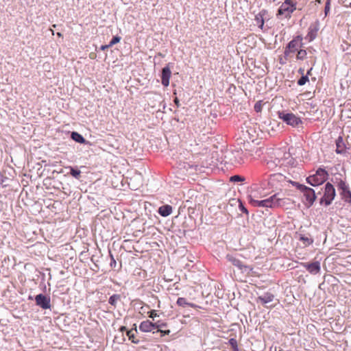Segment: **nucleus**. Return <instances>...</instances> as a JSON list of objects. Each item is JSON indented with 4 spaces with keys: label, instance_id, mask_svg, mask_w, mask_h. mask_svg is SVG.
Segmentation results:
<instances>
[{
    "label": "nucleus",
    "instance_id": "obj_1",
    "mask_svg": "<svg viewBox=\"0 0 351 351\" xmlns=\"http://www.w3.org/2000/svg\"><path fill=\"white\" fill-rule=\"evenodd\" d=\"M263 188L261 184H253L249 191L250 203L253 206H263Z\"/></svg>",
    "mask_w": 351,
    "mask_h": 351
},
{
    "label": "nucleus",
    "instance_id": "obj_2",
    "mask_svg": "<svg viewBox=\"0 0 351 351\" xmlns=\"http://www.w3.org/2000/svg\"><path fill=\"white\" fill-rule=\"evenodd\" d=\"M290 182L293 186H295L299 190H300L303 193L304 196L306 198V204L307 205V206L308 207L311 206L313 204V203L316 199L315 191L311 188H309L305 185L299 184L298 182H296L291 181Z\"/></svg>",
    "mask_w": 351,
    "mask_h": 351
},
{
    "label": "nucleus",
    "instance_id": "obj_3",
    "mask_svg": "<svg viewBox=\"0 0 351 351\" xmlns=\"http://www.w3.org/2000/svg\"><path fill=\"white\" fill-rule=\"evenodd\" d=\"M327 171L322 168L317 170L316 173L306 178V182L313 186L322 184L328 178Z\"/></svg>",
    "mask_w": 351,
    "mask_h": 351
},
{
    "label": "nucleus",
    "instance_id": "obj_4",
    "mask_svg": "<svg viewBox=\"0 0 351 351\" xmlns=\"http://www.w3.org/2000/svg\"><path fill=\"white\" fill-rule=\"evenodd\" d=\"M302 38L300 36H296L294 39L290 41L285 50V55L286 57H291L293 53L298 51L302 46Z\"/></svg>",
    "mask_w": 351,
    "mask_h": 351
},
{
    "label": "nucleus",
    "instance_id": "obj_5",
    "mask_svg": "<svg viewBox=\"0 0 351 351\" xmlns=\"http://www.w3.org/2000/svg\"><path fill=\"white\" fill-rule=\"evenodd\" d=\"M335 197V190L334 186L329 182L325 185L323 197L320 199V203H324L326 206L330 205Z\"/></svg>",
    "mask_w": 351,
    "mask_h": 351
},
{
    "label": "nucleus",
    "instance_id": "obj_6",
    "mask_svg": "<svg viewBox=\"0 0 351 351\" xmlns=\"http://www.w3.org/2000/svg\"><path fill=\"white\" fill-rule=\"evenodd\" d=\"M279 117L287 124L292 125V126H297L300 123H302L301 119L300 118L297 117L293 113L281 112V113H280Z\"/></svg>",
    "mask_w": 351,
    "mask_h": 351
},
{
    "label": "nucleus",
    "instance_id": "obj_7",
    "mask_svg": "<svg viewBox=\"0 0 351 351\" xmlns=\"http://www.w3.org/2000/svg\"><path fill=\"white\" fill-rule=\"evenodd\" d=\"M296 9L290 0L285 1L278 9V14L285 15L286 18L290 17L291 14Z\"/></svg>",
    "mask_w": 351,
    "mask_h": 351
},
{
    "label": "nucleus",
    "instance_id": "obj_8",
    "mask_svg": "<svg viewBox=\"0 0 351 351\" xmlns=\"http://www.w3.org/2000/svg\"><path fill=\"white\" fill-rule=\"evenodd\" d=\"M301 265L312 275L318 274L321 271L320 263L318 261L312 263H302Z\"/></svg>",
    "mask_w": 351,
    "mask_h": 351
},
{
    "label": "nucleus",
    "instance_id": "obj_9",
    "mask_svg": "<svg viewBox=\"0 0 351 351\" xmlns=\"http://www.w3.org/2000/svg\"><path fill=\"white\" fill-rule=\"evenodd\" d=\"M36 305L39 306L43 309L50 308V298L43 294H38L35 298Z\"/></svg>",
    "mask_w": 351,
    "mask_h": 351
},
{
    "label": "nucleus",
    "instance_id": "obj_10",
    "mask_svg": "<svg viewBox=\"0 0 351 351\" xmlns=\"http://www.w3.org/2000/svg\"><path fill=\"white\" fill-rule=\"evenodd\" d=\"M160 326L157 323H152L149 320L142 322L139 325V329L143 332H151L153 329L158 328Z\"/></svg>",
    "mask_w": 351,
    "mask_h": 351
},
{
    "label": "nucleus",
    "instance_id": "obj_11",
    "mask_svg": "<svg viewBox=\"0 0 351 351\" xmlns=\"http://www.w3.org/2000/svg\"><path fill=\"white\" fill-rule=\"evenodd\" d=\"M274 290L272 292H267L265 293V307L274 306L278 302V299L275 297Z\"/></svg>",
    "mask_w": 351,
    "mask_h": 351
},
{
    "label": "nucleus",
    "instance_id": "obj_12",
    "mask_svg": "<svg viewBox=\"0 0 351 351\" xmlns=\"http://www.w3.org/2000/svg\"><path fill=\"white\" fill-rule=\"evenodd\" d=\"M171 76V71L169 66H165L162 70L161 82L162 84L167 87L169 85V80Z\"/></svg>",
    "mask_w": 351,
    "mask_h": 351
},
{
    "label": "nucleus",
    "instance_id": "obj_13",
    "mask_svg": "<svg viewBox=\"0 0 351 351\" xmlns=\"http://www.w3.org/2000/svg\"><path fill=\"white\" fill-rule=\"evenodd\" d=\"M227 259L231 263H232V265H234L235 267H237L238 269H239L240 270H241L242 271H247L248 270V267L246 266L245 265H244L240 260H239L238 258L232 256H230V255H228L227 256Z\"/></svg>",
    "mask_w": 351,
    "mask_h": 351
},
{
    "label": "nucleus",
    "instance_id": "obj_14",
    "mask_svg": "<svg viewBox=\"0 0 351 351\" xmlns=\"http://www.w3.org/2000/svg\"><path fill=\"white\" fill-rule=\"evenodd\" d=\"M346 147L343 139L341 136H339L336 140V152L337 154H344L346 152Z\"/></svg>",
    "mask_w": 351,
    "mask_h": 351
},
{
    "label": "nucleus",
    "instance_id": "obj_15",
    "mask_svg": "<svg viewBox=\"0 0 351 351\" xmlns=\"http://www.w3.org/2000/svg\"><path fill=\"white\" fill-rule=\"evenodd\" d=\"M279 198L276 197V195L270 196L269 197L265 199V207L272 208L276 205H278Z\"/></svg>",
    "mask_w": 351,
    "mask_h": 351
},
{
    "label": "nucleus",
    "instance_id": "obj_16",
    "mask_svg": "<svg viewBox=\"0 0 351 351\" xmlns=\"http://www.w3.org/2000/svg\"><path fill=\"white\" fill-rule=\"evenodd\" d=\"M267 154L268 155H271V162H272L274 165H277V162H279V155L280 154V149L274 150L273 149H267Z\"/></svg>",
    "mask_w": 351,
    "mask_h": 351
},
{
    "label": "nucleus",
    "instance_id": "obj_17",
    "mask_svg": "<svg viewBox=\"0 0 351 351\" xmlns=\"http://www.w3.org/2000/svg\"><path fill=\"white\" fill-rule=\"evenodd\" d=\"M134 328H132L127 331V336L128 337L129 340H130L134 343H138L139 340L136 337L137 329L136 324L134 325Z\"/></svg>",
    "mask_w": 351,
    "mask_h": 351
},
{
    "label": "nucleus",
    "instance_id": "obj_18",
    "mask_svg": "<svg viewBox=\"0 0 351 351\" xmlns=\"http://www.w3.org/2000/svg\"><path fill=\"white\" fill-rule=\"evenodd\" d=\"M172 213V207L170 205H164L159 208L158 213L162 217H167Z\"/></svg>",
    "mask_w": 351,
    "mask_h": 351
},
{
    "label": "nucleus",
    "instance_id": "obj_19",
    "mask_svg": "<svg viewBox=\"0 0 351 351\" xmlns=\"http://www.w3.org/2000/svg\"><path fill=\"white\" fill-rule=\"evenodd\" d=\"M285 180V177L281 174V173H276L272 175L269 180V184H271L272 186L275 185V182H282Z\"/></svg>",
    "mask_w": 351,
    "mask_h": 351
},
{
    "label": "nucleus",
    "instance_id": "obj_20",
    "mask_svg": "<svg viewBox=\"0 0 351 351\" xmlns=\"http://www.w3.org/2000/svg\"><path fill=\"white\" fill-rule=\"evenodd\" d=\"M176 304L178 306H182V307H184L185 305H187V306H191L194 308H199V306H197L193 303L188 302L184 298H178L177 300Z\"/></svg>",
    "mask_w": 351,
    "mask_h": 351
},
{
    "label": "nucleus",
    "instance_id": "obj_21",
    "mask_svg": "<svg viewBox=\"0 0 351 351\" xmlns=\"http://www.w3.org/2000/svg\"><path fill=\"white\" fill-rule=\"evenodd\" d=\"M71 138L73 140H74L75 141H76L77 143H86L85 138L80 134H79L76 132H72Z\"/></svg>",
    "mask_w": 351,
    "mask_h": 351
},
{
    "label": "nucleus",
    "instance_id": "obj_22",
    "mask_svg": "<svg viewBox=\"0 0 351 351\" xmlns=\"http://www.w3.org/2000/svg\"><path fill=\"white\" fill-rule=\"evenodd\" d=\"M121 300V295L119 294H114L109 298L108 302L114 307H116L118 301Z\"/></svg>",
    "mask_w": 351,
    "mask_h": 351
},
{
    "label": "nucleus",
    "instance_id": "obj_23",
    "mask_svg": "<svg viewBox=\"0 0 351 351\" xmlns=\"http://www.w3.org/2000/svg\"><path fill=\"white\" fill-rule=\"evenodd\" d=\"M341 194L343 195V199L349 203H351V192L350 191L349 189L345 190L344 191L341 192Z\"/></svg>",
    "mask_w": 351,
    "mask_h": 351
},
{
    "label": "nucleus",
    "instance_id": "obj_24",
    "mask_svg": "<svg viewBox=\"0 0 351 351\" xmlns=\"http://www.w3.org/2000/svg\"><path fill=\"white\" fill-rule=\"evenodd\" d=\"M245 180V177L239 175H234L230 178V181L232 182H244Z\"/></svg>",
    "mask_w": 351,
    "mask_h": 351
},
{
    "label": "nucleus",
    "instance_id": "obj_25",
    "mask_svg": "<svg viewBox=\"0 0 351 351\" xmlns=\"http://www.w3.org/2000/svg\"><path fill=\"white\" fill-rule=\"evenodd\" d=\"M255 20L257 21V25L261 29L263 28V15L261 13L256 16Z\"/></svg>",
    "mask_w": 351,
    "mask_h": 351
},
{
    "label": "nucleus",
    "instance_id": "obj_26",
    "mask_svg": "<svg viewBox=\"0 0 351 351\" xmlns=\"http://www.w3.org/2000/svg\"><path fill=\"white\" fill-rule=\"evenodd\" d=\"M229 344L230 345V346L232 348L233 351H239V348H238L237 341L235 339L231 338L229 340Z\"/></svg>",
    "mask_w": 351,
    "mask_h": 351
},
{
    "label": "nucleus",
    "instance_id": "obj_27",
    "mask_svg": "<svg viewBox=\"0 0 351 351\" xmlns=\"http://www.w3.org/2000/svg\"><path fill=\"white\" fill-rule=\"evenodd\" d=\"M307 53L304 49H300L298 51L297 59L304 60L306 57Z\"/></svg>",
    "mask_w": 351,
    "mask_h": 351
},
{
    "label": "nucleus",
    "instance_id": "obj_28",
    "mask_svg": "<svg viewBox=\"0 0 351 351\" xmlns=\"http://www.w3.org/2000/svg\"><path fill=\"white\" fill-rule=\"evenodd\" d=\"M70 173L72 176H73L74 178H77V179H79L80 178V170H77V169H75L72 167H71V171H70Z\"/></svg>",
    "mask_w": 351,
    "mask_h": 351
},
{
    "label": "nucleus",
    "instance_id": "obj_29",
    "mask_svg": "<svg viewBox=\"0 0 351 351\" xmlns=\"http://www.w3.org/2000/svg\"><path fill=\"white\" fill-rule=\"evenodd\" d=\"M308 81V77L307 75H302L298 81V84L299 86L304 85L306 82Z\"/></svg>",
    "mask_w": 351,
    "mask_h": 351
},
{
    "label": "nucleus",
    "instance_id": "obj_30",
    "mask_svg": "<svg viewBox=\"0 0 351 351\" xmlns=\"http://www.w3.org/2000/svg\"><path fill=\"white\" fill-rule=\"evenodd\" d=\"M300 240L304 242V244L306 246V245H309L310 244H311L313 243V240L312 239H311L310 238H308L307 237H304V236H301L300 237Z\"/></svg>",
    "mask_w": 351,
    "mask_h": 351
},
{
    "label": "nucleus",
    "instance_id": "obj_31",
    "mask_svg": "<svg viewBox=\"0 0 351 351\" xmlns=\"http://www.w3.org/2000/svg\"><path fill=\"white\" fill-rule=\"evenodd\" d=\"M121 40V37L120 36H114L112 38V39L111 40V41L109 43V45L111 47H112L114 45L119 43Z\"/></svg>",
    "mask_w": 351,
    "mask_h": 351
},
{
    "label": "nucleus",
    "instance_id": "obj_32",
    "mask_svg": "<svg viewBox=\"0 0 351 351\" xmlns=\"http://www.w3.org/2000/svg\"><path fill=\"white\" fill-rule=\"evenodd\" d=\"M262 107H263L262 101H258L254 105V110H255V111L256 112H261Z\"/></svg>",
    "mask_w": 351,
    "mask_h": 351
},
{
    "label": "nucleus",
    "instance_id": "obj_33",
    "mask_svg": "<svg viewBox=\"0 0 351 351\" xmlns=\"http://www.w3.org/2000/svg\"><path fill=\"white\" fill-rule=\"evenodd\" d=\"M339 189L341 190V192H343L345 190L348 189V187L346 185V182L342 181V180L339 183Z\"/></svg>",
    "mask_w": 351,
    "mask_h": 351
},
{
    "label": "nucleus",
    "instance_id": "obj_34",
    "mask_svg": "<svg viewBox=\"0 0 351 351\" xmlns=\"http://www.w3.org/2000/svg\"><path fill=\"white\" fill-rule=\"evenodd\" d=\"M330 0H327L325 3L324 12L325 14L327 15L328 12L330 11Z\"/></svg>",
    "mask_w": 351,
    "mask_h": 351
},
{
    "label": "nucleus",
    "instance_id": "obj_35",
    "mask_svg": "<svg viewBox=\"0 0 351 351\" xmlns=\"http://www.w3.org/2000/svg\"><path fill=\"white\" fill-rule=\"evenodd\" d=\"M148 314H149V317L152 319L158 316L157 314V311L156 310H152V311H149Z\"/></svg>",
    "mask_w": 351,
    "mask_h": 351
},
{
    "label": "nucleus",
    "instance_id": "obj_36",
    "mask_svg": "<svg viewBox=\"0 0 351 351\" xmlns=\"http://www.w3.org/2000/svg\"><path fill=\"white\" fill-rule=\"evenodd\" d=\"M157 329H158V330H157V331H158V332H160L161 333V335H162V336H164V335H169V332H170V330H162L159 329V328H157Z\"/></svg>",
    "mask_w": 351,
    "mask_h": 351
},
{
    "label": "nucleus",
    "instance_id": "obj_37",
    "mask_svg": "<svg viewBox=\"0 0 351 351\" xmlns=\"http://www.w3.org/2000/svg\"><path fill=\"white\" fill-rule=\"evenodd\" d=\"M89 58L92 60H95L97 58V53L95 52H90L89 53Z\"/></svg>",
    "mask_w": 351,
    "mask_h": 351
},
{
    "label": "nucleus",
    "instance_id": "obj_38",
    "mask_svg": "<svg viewBox=\"0 0 351 351\" xmlns=\"http://www.w3.org/2000/svg\"><path fill=\"white\" fill-rule=\"evenodd\" d=\"M110 46L108 45H101V47H100V49L102 50V51H105L106 49H108V48H110Z\"/></svg>",
    "mask_w": 351,
    "mask_h": 351
},
{
    "label": "nucleus",
    "instance_id": "obj_39",
    "mask_svg": "<svg viewBox=\"0 0 351 351\" xmlns=\"http://www.w3.org/2000/svg\"><path fill=\"white\" fill-rule=\"evenodd\" d=\"M174 101L175 104L176 105L177 108H178V107L180 106V101H179V99H178V97H176V98L174 99V101Z\"/></svg>",
    "mask_w": 351,
    "mask_h": 351
},
{
    "label": "nucleus",
    "instance_id": "obj_40",
    "mask_svg": "<svg viewBox=\"0 0 351 351\" xmlns=\"http://www.w3.org/2000/svg\"><path fill=\"white\" fill-rule=\"evenodd\" d=\"M241 210H242L243 212H245V213H247V209H246L245 208H244V207L243 206V205H241Z\"/></svg>",
    "mask_w": 351,
    "mask_h": 351
},
{
    "label": "nucleus",
    "instance_id": "obj_41",
    "mask_svg": "<svg viewBox=\"0 0 351 351\" xmlns=\"http://www.w3.org/2000/svg\"><path fill=\"white\" fill-rule=\"evenodd\" d=\"M125 330H126V327L125 326H121L120 328V331L123 332Z\"/></svg>",
    "mask_w": 351,
    "mask_h": 351
},
{
    "label": "nucleus",
    "instance_id": "obj_42",
    "mask_svg": "<svg viewBox=\"0 0 351 351\" xmlns=\"http://www.w3.org/2000/svg\"><path fill=\"white\" fill-rule=\"evenodd\" d=\"M346 2L348 4V5L351 8V0H346Z\"/></svg>",
    "mask_w": 351,
    "mask_h": 351
},
{
    "label": "nucleus",
    "instance_id": "obj_43",
    "mask_svg": "<svg viewBox=\"0 0 351 351\" xmlns=\"http://www.w3.org/2000/svg\"><path fill=\"white\" fill-rule=\"evenodd\" d=\"M111 258H112V264H114V263L115 264V263H116V261H115V260L114 259L113 256H111Z\"/></svg>",
    "mask_w": 351,
    "mask_h": 351
},
{
    "label": "nucleus",
    "instance_id": "obj_44",
    "mask_svg": "<svg viewBox=\"0 0 351 351\" xmlns=\"http://www.w3.org/2000/svg\"><path fill=\"white\" fill-rule=\"evenodd\" d=\"M111 258H112V264H114V263L115 264V263H116V261H115V260L114 259L113 256H111Z\"/></svg>",
    "mask_w": 351,
    "mask_h": 351
},
{
    "label": "nucleus",
    "instance_id": "obj_45",
    "mask_svg": "<svg viewBox=\"0 0 351 351\" xmlns=\"http://www.w3.org/2000/svg\"><path fill=\"white\" fill-rule=\"evenodd\" d=\"M311 71H312V68H311V69L307 71V75H306L307 76H308V75H310V73H311Z\"/></svg>",
    "mask_w": 351,
    "mask_h": 351
},
{
    "label": "nucleus",
    "instance_id": "obj_46",
    "mask_svg": "<svg viewBox=\"0 0 351 351\" xmlns=\"http://www.w3.org/2000/svg\"><path fill=\"white\" fill-rule=\"evenodd\" d=\"M57 35H58V36H59V37H62V34L61 33H60V32H58V33H57Z\"/></svg>",
    "mask_w": 351,
    "mask_h": 351
},
{
    "label": "nucleus",
    "instance_id": "obj_47",
    "mask_svg": "<svg viewBox=\"0 0 351 351\" xmlns=\"http://www.w3.org/2000/svg\"><path fill=\"white\" fill-rule=\"evenodd\" d=\"M269 351H277V348L275 347V348H274V350H273V349H272V348H271Z\"/></svg>",
    "mask_w": 351,
    "mask_h": 351
},
{
    "label": "nucleus",
    "instance_id": "obj_48",
    "mask_svg": "<svg viewBox=\"0 0 351 351\" xmlns=\"http://www.w3.org/2000/svg\"><path fill=\"white\" fill-rule=\"evenodd\" d=\"M299 71H300L302 74H303V71H303V70H302V69H300Z\"/></svg>",
    "mask_w": 351,
    "mask_h": 351
},
{
    "label": "nucleus",
    "instance_id": "obj_49",
    "mask_svg": "<svg viewBox=\"0 0 351 351\" xmlns=\"http://www.w3.org/2000/svg\"><path fill=\"white\" fill-rule=\"evenodd\" d=\"M290 151H291V149H289V155H290V154H291Z\"/></svg>",
    "mask_w": 351,
    "mask_h": 351
},
{
    "label": "nucleus",
    "instance_id": "obj_50",
    "mask_svg": "<svg viewBox=\"0 0 351 351\" xmlns=\"http://www.w3.org/2000/svg\"><path fill=\"white\" fill-rule=\"evenodd\" d=\"M279 351H281V350H279Z\"/></svg>",
    "mask_w": 351,
    "mask_h": 351
}]
</instances>
